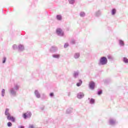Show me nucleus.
Masks as SVG:
<instances>
[{
	"label": "nucleus",
	"instance_id": "f257e3e1",
	"mask_svg": "<svg viewBox=\"0 0 128 128\" xmlns=\"http://www.w3.org/2000/svg\"><path fill=\"white\" fill-rule=\"evenodd\" d=\"M20 90V85L18 84H14V86L11 88L9 90V92L12 96H16V92Z\"/></svg>",
	"mask_w": 128,
	"mask_h": 128
},
{
	"label": "nucleus",
	"instance_id": "f03ea898",
	"mask_svg": "<svg viewBox=\"0 0 128 128\" xmlns=\"http://www.w3.org/2000/svg\"><path fill=\"white\" fill-rule=\"evenodd\" d=\"M4 114L6 116L8 120H11V122H16V118H14V116H12V114H10V108H6V109Z\"/></svg>",
	"mask_w": 128,
	"mask_h": 128
},
{
	"label": "nucleus",
	"instance_id": "7ed1b4c3",
	"mask_svg": "<svg viewBox=\"0 0 128 128\" xmlns=\"http://www.w3.org/2000/svg\"><path fill=\"white\" fill-rule=\"evenodd\" d=\"M108 64V58L106 56H102L100 58L98 65L99 66H106Z\"/></svg>",
	"mask_w": 128,
	"mask_h": 128
},
{
	"label": "nucleus",
	"instance_id": "20e7f679",
	"mask_svg": "<svg viewBox=\"0 0 128 128\" xmlns=\"http://www.w3.org/2000/svg\"><path fill=\"white\" fill-rule=\"evenodd\" d=\"M56 34L57 36H64V31H62V30L60 28H57L56 30Z\"/></svg>",
	"mask_w": 128,
	"mask_h": 128
},
{
	"label": "nucleus",
	"instance_id": "39448f33",
	"mask_svg": "<svg viewBox=\"0 0 128 128\" xmlns=\"http://www.w3.org/2000/svg\"><path fill=\"white\" fill-rule=\"evenodd\" d=\"M23 118L24 120L26 118H32V112L28 111L26 112L23 114Z\"/></svg>",
	"mask_w": 128,
	"mask_h": 128
},
{
	"label": "nucleus",
	"instance_id": "423d86ee",
	"mask_svg": "<svg viewBox=\"0 0 128 128\" xmlns=\"http://www.w3.org/2000/svg\"><path fill=\"white\" fill-rule=\"evenodd\" d=\"M58 50V47L56 46H52L50 49V52H52V54H54V52H56Z\"/></svg>",
	"mask_w": 128,
	"mask_h": 128
},
{
	"label": "nucleus",
	"instance_id": "0eeeda50",
	"mask_svg": "<svg viewBox=\"0 0 128 128\" xmlns=\"http://www.w3.org/2000/svg\"><path fill=\"white\" fill-rule=\"evenodd\" d=\"M94 88H96V83L94 81L90 82L89 83V88L90 90H94Z\"/></svg>",
	"mask_w": 128,
	"mask_h": 128
},
{
	"label": "nucleus",
	"instance_id": "6e6552de",
	"mask_svg": "<svg viewBox=\"0 0 128 128\" xmlns=\"http://www.w3.org/2000/svg\"><path fill=\"white\" fill-rule=\"evenodd\" d=\"M116 124V120L113 118H110L109 120V124H110V126H114Z\"/></svg>",
	"mask_w": 128,
	"mask_h": 128
},
{
	"label": "nucleus",
	"instance_id": "1a4fd4ad",
	"mask_svg": "<svg viewBox=\"0 0 128 128\" xmlns=\"http://www.w3.org/2000/svg\"><path fill=\"white\" fill-rule=\"evenodd\" d=\"M34 94L37 98H40V94L38 90H35Z\"/></svg>",
	"mask_w": 128,
	"mask_h": 128
},
{
	"label": "nucleus",
	"instance_id": "9d476101",
	"mask_svg": "<svg viewBox=\"0 0 128 128\" xmlns=\"http://www.w3.org/2000/svg\"><path fill=\"white\" fill-rule=\"evenodd\" d=\"M18 52H23V50H24V45L20 44L18 46Z\"/></svg>",
	"mask_w": 128,
	"mask_h": 128
},
{
	"label": "nucleus",
	"instance_id": "9b49d317",
	"mask_svg": "<svg viewBox=\"0 0 128 128\" xmlns=\"http://www.w3.org/2000/svg\"><path fill=\"white\" fill-rule=\"evenodd\" d=\"M94 16L97 18L100 16H102V11L100 10H98L96 11L94 13Z\"/></svg>",
	"mask_w": 128,
	"mask_h": 128
},
{
	"label": "nucleus",
	"instance_id": "f8f14e48",
	"mask_svg": "<svg viewBox=\"0 0 128 128\" xmlns=\"http://www.w3.org/2000/svg\"><path fill=\"white\" fill-rule=\"evenodd\" d=\"M79 74H80V72L74 71L72 75L73 78H76L78 76Z\"/></svg>",
	"mask_w": 128,
	"mask_h": 128
},
{
	"label": "nucleus",
	"instance_id": "ddd939ff",
	"mask_svg": "<svg viewBox=\"0 0 128 128\" xmlns=\"http://www.w3.org/2000/svg\"><path fill=\"white\" fill-rule=\"evenodd\" d=\"M84 96V93L80 92L77 94V98H82Z\"/></svg>",
	"mask_w": 128,
	"mask_h": 128
},
{
	"label": "nucleus",
	"instance_id": "4468645a",
	"mask_svg": "<svg viewBox=\"0 0 128 128\" xmlns=\"http://www.w3.org/2000/svg\"><path fill=\"white\" fill-rule=\"evenodd\" d=\"M73 110L74 109H72V108H68L66 110V114H72V112Z\"/></svg>",
	"mask_w": 128,
	"mask_h": 128
},
{
	"label": "nucleus",
	"instance_id": "2eb2a0df",
	"mask_svg": "<svg viewBox=\"0 0 128 128\" xmlns=\"http://www.w3.org/2000/svg\"><path fill=\"white\" fill-rule=\"evenodd\" d=\"M80 53H78V52H76L74 55V58L75 59L78 58H80Z\"/></svg>",
	"mask_w": 128,
	"mask_h": 128
},
{
	"label": "nucleus",
	"instance_id": "dca6fc26",
	"mask_svg": "<svg viewBox=\"0 0 128 128\" xmlns=\"http://www.w3.org/2000/svg\"><path fill=\"white\" fill-rule=\"evenodd\" d=\"M118 42L120 46H124V40H119Z\"/></svg>",
	"mask_w": 128,
	"mask_h": 128
},
{
	"label": "nucleus",
	"instance_id": "f3484780",
	"mask_svg": "<svg viewBox=\"0 0 128 128\" xmlns=\"http://www.w3.org/2000/svg\"><path fill=\"white\" fill-rule=\"evenodd\" d=\"M52 56L54 58H57L58 60L60 56V54H53Z\"/></svg>",
	"mask_w": 128,
	"mask_h": 128
},
{
	"label": "nucleus",
	"instance_id": "a211bd4d",
	"mask_svg": "<svg viewBox=\"0 0 128 128\" xmlns=\"http://www.w3.org/2000/svg\"><path fill=\"white\" fill-rule=\"evenodd\" d=\"M88 100H90V104H94L96 102V100L92 98H88Z\"/></svg>",
	"mask_w": 128,
	"mask_h": 128
},
{
	"label": "nucleus",
	"instance_id": "6ab92c4d",
	"mask_svg": "<svg viewBox=\"0 0 128 128\" xmlns=\"http://www.w3.org/2000/svg\"><path fill=\"white\" fill-rule=\"evenodd\" d=\"M78 82H77L76 84V86H80L82 84V80H79Z\"/></svg>",
	"mask_w": 128,
	"mask_h": 128
},
{
	"label": "nucleus",
	"instance_id": "aec40b11",
	"mask_svg": "<svg viewBox=\"0 0 128 128\" xmlns=\"http://www.w3.org/2000/svg\"><path fill=\"white\" fill-rule=\"evenodd\" d=\"M1 96L3 98L4 96H6V90H4V88L2 89L1 91Z\"/></svg>",
	"mask_w": 128,
	"mask_h": 128
},
{
	"label": "nucleus",
	"instance_id": "412c9836",
	"mask_svg": "<svg viewBox=\"0 0 128 128\" xmlns=\"http://www.w3.org/2000/svg\"><path fill=\"white\" fill-rule=\"evenodd\" d=\"M107 58L109 60H110L111 62L114 60V58L110 55L108 56Z\"/></svg>",
	"mask_w": 128,
	"mask_h": 128
},
{
	"label": "nucleus",
	"instance_id": "4be33fe9",
	"mask_svg": "<svg viewBox=\"0 0 128 128\" xmlns=\"http://www.w3.org/2000/svg\"><path fill=\"white\" fill-rule=\"evenodd\" d=\"M111 14L112 16H114L116 14V8H113L112 10Z\"/></svg>",
	"mask_w": 128,
	"mask_h": 128
},
{
	"label": "nucleus",
	"instance_id": "5701e85b",
	"mask_svg": "<svg viewBox=\"0 0 128 128\" xmlns=\"http://www.w3.org/2000/svg\"><path fill=\"white\" fill-rule=\"evenodd\" d=\"M56 20H62V15L58 14L56 16Z\"/></svg>",
	"mask_w": 128,
	"mask_h": 128
},
{
	"label": "nucleus",
	"instance_id": "b1692460",
	"mask_svg": "<svg viewBox=\"0 0 128 128\" xmlns=\"http://www.w3.org/2000/svg\"><path fill=\"white\" fill-rule=\"evenodd\" d=\"M80 18H84V16H86V13L84 12H81L80 13Z\"/></svg>",
	"mask_w": 128,
	"mask_h": 128
},
{
	"label": "nucleus",
	"instance_id": "393cba45",
	"mask_svg": "<svg viewBox=\"0 0 128 128\" xmlns=\"http://www.w3.org/2000/svg\"><path fill=\"white\" fill-rule=\"evenodd\" d=\"M123 62L124 64H128V59L126 57H124L123 58Z\"/></svg>",
	"mask_w": 128,
	"mask_h": 128
},
{
	"label": "nucleus",
	"instance_id": "a878e982",
	"mask_svg": "<svg viewBox=\"0 0 128 128\" xmlns=\"http://www.w3.org/2000/svg\"><path fill=\"white\" fill-rule=\"evenodd\" d=\"M42 100H46V98H48V96H46V94H42Z\"/></svg>",
	"mask_w": 128,
	"mask_h": 128
},
{
	"label": "nucleus",
	"instance_id": "bb28decb",
	"mask_svg": "<svg viewBox=\"0 0 128 128\" xmlns=\"http://www.w3.org/2000/svg\"><path fill=\"white\" fill-rule=\"evenodd\" d=\"M18 46H16V44H14L12 46V48L14 50H18Z\"/></svg>",
	"mask_w": 128,
	"mask_h": 128
},
{
	"label": "nucleus",
	"instance_id": "cd10ccee",
	"mask_svg": "<svg viewBox=\"0 0 128 128\" xmlns=\"http://www.w3.org/2000/svg\"><path fill=\"white\" fill-rule=\"evenodd\" d=\"M76 0H68L69 4H74Z\"/></svg>",
	"mask_w": 128,
	"mask_h": 128
},
{
	"label": "nucleus",
	"instance_id": "c85d7f7f",
	"mask_svg": "<svg viewBox=\"0 0 128 128\" xmlns=\"http://www.w3.org/2000/svg\"><path fill=\"white\" fill-rule=\"evenodd\" d=\"M102 94V90H100L98 91V96H100Z\"/></svg>",
	"mask_w": 128,
	"mask_h": 128
},
{
	"label": "nucleus",
	"instance_id": "c756f323",
	"mask_svg": "<svg viewBox=\"0 0 128 128\" xmlns=\"http://www.w3.org/2000/svg\"><path fill=\"white\" fill-rule=\"evenodd\" d=\"M6 57H4L2 58V64H6Z\"/></svg>",
	"mask_w": 128,
	"mask_h": 128
},
{
	"label": "nucleus",
	"instance_id": "7c9ffc66",
	"mask_svg": "<svg viewBox=\"0 0 128 128\" xmlns=\"http://www.w3.org/2000/svg\"><path fill=\"white\" fill-rule=\"evenodd\" d=\"M70 44H76V40H71Z\"/></svg>",
	"mask_w": 128,
	"mask_h": 128
},
{
	"label": "nucleus",
	"instance_id": "2f4dec72",
	"mask_svg": "<svg viewBox=\"0 0 128 128\" xmlns=\"http://www.w3.org/2000/svg\"><path fill=\"white\" fill-rule=\"evenodd\" d=\"M7 126L9 128H10V126H12V122H8V124H7Z\"/></svg>",
	"mask_w": 128,
	"mask_h": 128
},
{
	"label": "nucleus",
	"instance_id": "473e14b6",
	"mask_svg": "<svg viewBox=\"0 0 128 128\" xmlns=\"http://www.w3.org/2000/svg\"><path fill=\"white\" fill-rule=\"evenodd\" d=\"M54 92H51L50 94V96L51 98H54Z\"/></svg>",
	"mask_w": 128,
	"mask_h": 128
},
{
	"label": "nucleus",
	"instance_id": "72a5a7b5",
	"mask_svg": "<svg viewBox=\"0 0 128 128\" xmlns=\"http://www.w3.org/2000/svg\"><path fill=\"white\" fill-rule=\"evenodd\" d=\"M68 46V43H66L64 45V48H66Z\"/></svg>",
	"mask_w": 128,
	"mask_h": 128
},
{
	"label": "nucleus",
	"instance_id": "f704fd0d",
	"mask_svg": "<svg viewBox=\"0 0 128 128\" xmlns=\"http://www.w3.org/2000/svg\"><path fill=\"white\" fill-rule=\"evenodd\" d=\"M18 128H24V126H18Z\"/></svg>",
	"mask_w": 128,
	"mask_h": 128
},
{
	"label": "nucleus",
	"instance_id": "c9c22d12",
	"mask_svg": "<svg viewBox=\"0 0 128 128\" xmlns=\"http://www.w3.org/2000/svg\"><path fill=\"white\" fill-rule=\"evenodd\" d=\"M34 125H30L29 126V128H34Z\"/></svg>",
	"mask_w": 128,
	"mask_h": 128
},
{
	"label": "nucleus",
	"instance_id": "e433bc0d",
	"mask_svg": "<svg viewBox=\"0 0 128 128\" xmlns=\"http://www.w3.org/2000/svg\"><path fill=\"white\" fill-rule=\"evenodd\" d=\"M70 94H71L70 92H68V96H70Z\"/></svg>",
	"mask_w": 128,
	"mask_h": 128
},
{
	"label": "nucleus",
	"instance_id": "4c0bfd02",
	"mask_svg": "<svg viewBox=\"0 0 128 128\" xmlns=\"http://www.w3.org/2000/svg\"><path fill=\"white\" fill-rule=\"evenodd\" d=\"M44 107H42L41 108V110H44Z\"/></svg>",
	"mask_w": 128,
	"mask_h": 128
}]
</instances>
